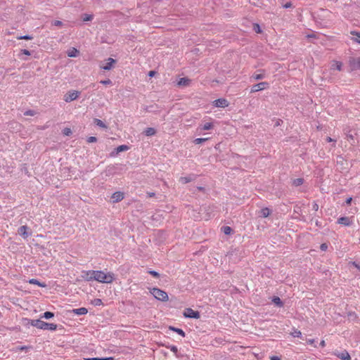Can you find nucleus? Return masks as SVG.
Returning <instances> with one entry per match:
<instances>
[{"label": "nucleus", "instance_id": "c85d7f7f", "mask_svg": "<svg viewBox=\"0 0 360 360\" xmlns=\"http://www.w3.org/2000/svg\"><path fill=\"white\" fill-rule=\"evenodd\" d=\"M53 316H54V314L53 312L46 311L43 314L41 317L49 319L53 318Z\"/></svg>", "mask_w": 360, "mask_h": 360}, {"label": "nucleus", "instance_id": "a18cd8bd", "mask_svg": "<svg viewBox=\"0 0 360 360\" xmlns=\"http://www.w3.org/2000/svg\"><path fill=\"white\" fill-rule=\"evenodd\" d=\"M312 209L314 211H318L319 210V205L316 202H314L313 205H312Z\"/></svg>", "mask_w": 360, "mask_h": 360}, {"label": "nucleus", "instance_id": "ea45409f", "mask_svg": "<svg viewBox=\"0 0 360 360\" xmlns=\"http://www.w3.org/2000/svg\"><path fill=\"white\" fill-rule=\"evenodd\" d=\"M63 134L65 136H69L72 134V131L70 128H65L63 131Z\"/></svg>", "mask_w": 360, "mask_h": 360}, {"label": "nucleus", "instance_id": "6e6552de", "mask_svg": "<svg viewBox=\"0 0 360 360\" xmlns=\"http://www.w3.org/2000/svg\"><path fill=\"white\" fill-rule=\"evenodd\" d=\"M349 65L352 70H356L360 68V58H350Z\"/></svg>", "mask_w": 360, "mask_h": 360}, {"label": "nucleus", "instance_id": "0e129e2a", "mask_svg": "<svg viewBox=\"0 0 360 360\" xmlns=\"http://www.w3.org/2000/svg\"><path fill=\"white\" fill-rule=\"evenodd\" d=\"M352 264H353L354 266H355L356 268H358L359 269H360V266H359L356 262H354L352 263Z\"/></svg>", "mask_w": 360, "mask_h": 360}, {"label": "nucleus", "instance_id": "8fccbe9b", "mask_svg": "<svg viewBox=\"0 0 360 360\" xmlns=\"http://www.w3.org/2000/svg\"><path fill=\"white\" fill-rule=\"evenodd\" d=\"M25 115L33 116L34 115V112L33 110H27L25 112Z\"/></svg>", "mask_w": 360, "mask_h": 360}, {"label": "nucleus", "instance_id": "79ce46f5", "mask_svg": "<svg viewBox=\"0 0 360 360\" xmlns=\"http://www.w3.org/2000/svg\"><path fill=\"white\" fill-rule=\"evenodd\" d=\"M96 141H97V139H96V137H95V136H89V137L87 139V140H86V141H87L88 143H94V142H96Z\"/></svg>", "mask_w": 360, "mask_h": 360}, {"label": "nucleus", "instance_id": "f3484780", "mask_svg": "<svg viewBox=\"0 0 360 360\" xmlns=\"http://www.w3.org/2000/svg\"><path fill=\"white\" fill-rule=\"evenodd\" d=\"M72 312L75 314H77V315H84V314H87L88 312V310L85 307H81V308H78V309H75L72 310Z\"/></svg>", "mask_w": 360, "mask_h": 360}, {"label": "nucleus", "instance_id": "6ab92c4d", "mask_svg": "<svg viewBox=\"0 0 360 360\" xmlns=\"http://www.w3.org/2000/svg\"><path fill=\"white\" fill-rule=\"evenodd\" d=\"M156 133V130L153 128V127H148L147 129H146V130L144 131V134H146V136H153V135H155Z\"/></svg>", "mask_w": 360, "mask_h": 360}, {"label": "nucleus", "instance_id": "6e6d98bb", "mask_svg": "<svg viewBox=\"0 0 360 360\" xmlns=\"http://www.w3.org/2000/svg\"><path fill=\"white\" fill-rule=\"evenodd\" d=\"M291 6H292L291 3H290V2H288V3H286V4L283 6V7H284V8H288L291 7Z\"/></svg>", "mask_w": 360, "mask_h": 360}, {"label": "nucleus", "instance_id": "f8f14e48", "mask_svg": "<svg viewBox=\"0 0 360 360\" xmlns=\"http://www.w3.org/2000/svg\"><path fill=\"white\" fill-rule=\"evenodd\" d=\"M124 198V193L122 192H115L112 195L113 202H118Z\"/></svg>", "mask_w": 360, "mask_h": 360}, {"label": "nucleus", "instance_id": "9b49d317", "mask_svg": "<svg viewBox=\"0 0 360 360\" xmlns=\"http://www.w3.org/2000/svg\"><path fill=\"white\" fill-rule=\"evenodd\" d=\"M195 178V174H190L188 176H181L179 178V182H181V184H187L192 181H194Z\"/></svg>", "mask_w": 360, "mask_h": 360}, {"label": "nucleus", "instance_id": "c9c22d12", "mask_svg": "<svg viewBox=\"0 0 360 360\" xmlns=\"http://www.w3.org/2000/svg\"><path fill=\"white\" fill-rule=\"evenodd\" d=\"M17 39H18L30 40V39H32L33 37L32 36H30V35H23V36L18 37Z\"/></svg>", "mask_w": 360, "mask_h": 360}, {"label": "nucleus", "instance_id": "49530a36", "mask_svg": "<svg viewBox=\"0 0 360 360\" xmlns=\"http://www.w3.org/2000/svg\"><path fill=\"white\" fill-rule=\"evenodd\" d=\"M320 248L323 251H326L328 248V245L326 243H323L321 245Z\"/></svg>", "mask_w": 360, "mask_h": 360}, {"label": "nucleus", "instance_id": "393cba45", "mask_svg": "<svg viewBox=\"0 0 360 360\" xmlns=\"http://www.w3.org/2000/svg\"><path fill=\"white\" fill-rule=\"evenodd\" d=\"M94 123H95L97 126H98V127H101V128H105H105H107L106 124H105L103 121H101V120H99V119H96H96H94Z\"/></svg>", "mask_w": 360, "mask_h": 360}, {"label": "nucleus", "instance_id": "2eb2a0df", "mask_svg": "<svg viewBox=\"0 0 360 360\" xmlns=\"http://www.w3.org/2000/svg\"><path fill=\"white\" fill-rule=\"evenodd\" d=\"M191 80L186 77L181 78L178 82L179 86H188L190 85Z\"/></svg>", "mask_w": 360, "mask_h": 360}, {"label": "nucleus", "instance_id": "7ed1b4c3", "mask_svg": "<svg viewBox=\"0 0 360 360\" xmlns=\"http://www.w3.org/2000/svg\"><path fill=\"white\" fill-rule=\"evenodd\" d=\"M150 292L158 300L166 302L169 300L167 293L159 288H153Z\"/></svg>", "mask_w": 360, "mask_h": 360}, {"label": "nucleus", "instance_id": "c03bdc74", "mask_svg": "<svg viewBox=\"0 0 360 360\" xmlns=\"http://www.w3.org/2000/svg\"><path fill=\"white\" fill-rule=\"evenodd\" d=\"M52 25L57 27H60L63 25V22L60 20H55L52 22Z\"/></svg>", "mask_w": 360, "mask_h": 360}, {"label": "nucleus", "instance_id": "de8ad7c7", "mask_svg": "<svg viewBox=\"0 0 360 360\" xmlns=\"http://www.w3.org/2000/svg\"><path fill=\"white\" fill-rule=\"evenodd\" d=\"M169 348H170V350L172 352H173L174 353H176L178 352L177 347L174 345L171 346Z\"/></svg>", "mask_w": 360, "mask_h": 360}, {"label": "nucleus", "instance_id": "58836bf2", "mask_svg": "<svg viewBox=\"0 0 360 360\" xmlns=\"http://www.w3.org/2000/svg\"><path fill=\"white\" fill-rule=\"evenodd\" d=\"M351 34L356 36L359 39H356V41L360 44V32L352 31L351 32Z\"/></svg>", "mask_w": 360, "mask_h": 360}, {"label": "nucleus", "instance_id": "a878e982", "mask_svg": "<svg viewBox=\"0 0 360 360\" xmlns=\"http://www.w3.org/2000/svg\"><path fill=\"white\" fill-rule=\"evenodd\" d=\"M304 183V179L302 178H297L292 181V185L295 186H299Z\"/></svg>", "mask_w": 360, "mask_h": 360}, {"label": "nucleus", "instance_id": "a211bd4d", "mask_svg": "<svg viewBox=\"0 0 360 360\" xmlns=\"http://www.w3.org/2000/svg\"><path fill=\"white\" fill-rule=\"evenodd\" d=\"M259 213H260V215H259L260 217L265 218V217H267L268 216H269L271 211L269 208L265 207V208L262 209L259 211Z\"/></svg>", "mask_w": 360, "mask_h": 360}, {"label": "nucleus", "instance_id": "20e7f679", "mask_svg": "<svg viewBox=\"0 0 360 360\" xmlns=\"http://www.w3.org/2000/svg\"><path fill=\"white\" fill-rule=\"evenodd\" d=\"M79 91L75 90L70 91L64 96V100L65 102L70 103L76 100L79 97Z\"/></svg>", "mask_w": 360, "mask_h": 360}, {"label": "nucleus", "instance_id": "e433bc0d", "mask_svg": "<svg viewBox=\"0 0 360 360\" xmlns=\"http://www.w3.org/2000/svg\"><path fill=\"white\" fill-rule=\"evenodd\" d=\"M253 30L257 33H260L262 30L258 24H253Z\"/></svg>", "mask_w": 360, "mask_h": 360}, {"label": "nucleus", "instance_id": "4c0bfd02", "mask_svg": "<svg viewBox=\"0 0 360 360\" xmlns=\"http://www.w3.org/2000/svg\"><path fill=\"white\" fill-rule=\"evenodd\" d=\"M291 334L293 337L300 338L302 336V333L297 330H295Z\"/></svg>", "mask_w": 360, "mask_h": 360}, {"label": "nucleus", "instance_id": "a19ab883", "mask_svg": "<svg viewBox=\"0 0 360 360\" xmlns=\"http://www.w3.org/2000/svg\"><path fill=\"white\" fill-rule=\"evenodd\" d=\"M100 83L104 85H109L112 84V81L110 79H108L105 80H101Z\"/></svg>", "mask_w": 360, "mask_h": 360}, {"label": "nucleus", "instance_id": "f03ea898", "mask_svg": "<svg viewBox=\"0 0 360 360\" xmlns=\"http://www.w3.org/2000/svg\"><path fill=\"white\" fill-rule=\"evenodd\" d=\"M29 323L32 326L42 330H56L57 328L56 324L46 323L39 319L29 320Z\"/></svg>", "mask_w": 360, "mask_h": 360}, {"label": "nucleus", "instance_id": "ddd939ff", "mask_svg": "<svg viewBox=\"0 0 360 360\" xmlns=\"http://www.w3.org/2000/svg\"><path fill=\"white\" fill-rule=\"evenodd\" d=\"M265 77V74L264 73V70H259L257 72H255L252 75V78L255 80H260L263 79Z\"/></svg>", "mask_w": 360, "mask_h": 360}, {"label": "nucleus", "instance_id": "5701e85b", "mask_svg": "<svg viewBox=\"0 0 360 360\" xmlns=\"http://www.w3.org/2000/svg\"><path fill=\"white\" fill-rule=\"evenodd\" d=\"M129 149V146L127 145H121L116 148V154H118L120 152L127 150Z\"/></svg>", "mask_w": 360, "mask_h": 360}, {"label": "nucleus", "instance_id": "9d476101", "mask_svg": "<svg viewBox=\"0 0 360 360\" xmlns=\"http://www.w3.org/2000/svg\"><path fill=\"white\" fill-rule=\"evenodd\" d=\"M216 107L225 108L228 106L229 102L225 98H219L214 101Z\"/></svg>", "mask_w": 360, "mask_h": 360}, {"label": "nucleus", "instance_id": "aec40b11", "mask_svg": "<svg viewBox=\"0 0 360 360\" xmlns=\"http://www.w3.org/2000/svg\"><path fill=\"white\" fill-rule=\"evenodd\" d=\"M169 330L177 333L179 335H181L182 337H185V333L181 328H175L174 326H169Z\"/></svg>", "mask_w": 360, "mask_h": 360}, {"label": "nucleus", "instance_id": "603ef678", "mask_svg": "<svg viewBox=\"0 0 360 360\" xmlns=\"http://www.w3.org/2000/svg\"><path fill=\"white\" fill-rule=\"evenodd\" d=\"M155 74H156L155 71L151 70L148 72V76L152 77L155 76Z\"/></svg>", "mask_w": 360, "mask_h": 360}, {"label": "nucleus", "instance_id": "c756f323", "mask_svg": "<svg viewBox=\"0 0 360 360\" xmlns=\"http://www.w3.org/2000/svg\"><path fill=\"white\" fill-rule=\"evenodd\" d=\"M221 230L226 235H229L232 231V229L230 226H222Z\"/></svg>", "mask_w": 360, "mask_h": 360}, {"label": "nucleus", "instance_id": "72a5a7b5", "mask_svg": "<svg viewBox=\"0 0 360 360\" xmlns=\"http://www.w3.org/2000/svg\"><path fill=\"white\" fill-rule=\"evenodd\" d=\"M207 139H207V138H205V139H202V138H198V139H195V140H194V143H195V144H200V143H202V142L206 141Z\"/></svg>", "mask_w": 360, "mask_h": 360}, {"label": "nucleus", "instance_id": "f704fd0d", "mask_svg": "<svg viewBox=\"0 0 360 360\" xmlns=\"http://www.w3.org/2000/svg\"><path fill=\"white\" fill-rule=\"evenodd\" d=\"M113 357H105V358H89L86 360H113Z\"/></svg>", "mask_w": 360, "mask_h": 360}, {"label": "nucleus", "instance_id": "4be33fe9", "mask_svg": "<svg viewBox=\"0 0 360 360\" xmlns=\"http://www.w3.org/2000/svg\"><path fill=\"white\" fill-rule=\"evenodd\" d=\"M29 283H31V284H34V285H37L40 287H46V285L45 283H40L38 280L37 279H34V278H32L29 281Z\"/></svg>", "mask_w": 360, "mask_h": 360}, {"label": "nucleus", "instance_id": "0eeeda50", "mask_svg": "<svg viewBox=\"0 0 360 360\" xmlns=\"http://www.w3.org/2000/svg\"><path fill=\"white\" fill-rule=\"evenodd\" d=\"M115 63H116V60L115 59H113L112 58H108L106 60V63L105 65H101L100 68L105 70H110L114 67V65Z\"/></svg>", "mask_w": 360, "mask_h": 360}, {"label": "nucleus", "instance_id": "4d7b16f0", "mask_svg": "<svg viewBox=\"0 0 360 360\" xmlns=\"http://www.w3.org/2000/svg\"><path fill=\"white\" fill-rule=\"evenodd\" d=\"M326 141H327L328 142H333H333H335V141H336V140H335V139H332V138H330V137H327V138H326Z\"/></svg>", "mask_w": 360, "mask_h": 360}, {"label": "nucleus", "instance_id": "dca6fc26", "mask_svg": "<svg viewBox=\"0 0 360 360\" xmlns=\"http://www.w3.org/2000/svg\"><path fill=\"white\" fill-rule=\"evenodd\" d=\"M337 356L342 360H350L351 357L349 353L347 351H343L341 353L337 354Z\"/></svg>", "mask_w": 360, "mask_h": 360}, {"label": "nucleus", "instance_id": "13d9d810", "mask_svg": "<svg viewBox=\"0 0 360 360\" xmlns=\"http://www.w3.org/2000/svg\"><path fill=\"white\" fill-rule=\"evenodd\" d=\"M28 349V347H26V346H22V347H18V349L21 350V351L22 350H25V349Z\"/></svg>", "mask_w": 360, "mask_h": 360}, {"label": "nucleus", "instance_id": "5fc2aeb1", "mask_svg": "<svg viewBox=\"0 0 360 360\" xmlns=\"http://www.w3.org/2000/svg\"><path fill=\"white\" fill-rule=\"evenodd\" d=\"M271 360H281V358L278 356H273L270 359Z\"/></svg>", "mask_w": 360, "mask_h": 360}, {"label": "nucleus", "instance_id": "09e8293b", "mask_svg": "<svg viewBox=\"0 0 360 360\" xmlns=\"http://www.w3.org/2000/svg\"><path fill=\"white\" fill-rule=\"evenodd\" d=\"M21 53L27 56H30L31 54L30 52L27 49H22Z\"/></svg>", "mask_w": 360, "mask_h": 360}, {"label": "nucleus", "instance_id": "412c9836", "mask_svg": "<svg viewBox=\"0 0 360 360\" xmlns=\"http://www.w3.org/2000/svg\"><path fill=\"white\" fill-rule=\"evenodd\" d=\"M272 302L278 307H281L283 305V302L278 297H274L272 299Z\"/></svg>", "mask_w": 360, "mask_h": 360}, {"label": "nucleus", "instance_id": "423d86ee", "mask_svg": "<svg viewBox=\"0 0 360 360\" xmlns=\"http://www.w3.org/2000/svg\"><path fill=\"white\" fill-rule=\"evenodd\" d=\"M184 316L186 318L199 319L200 315L199 311H194L191 308H187L184 312Z\"/></svg>", "mask_w": 360, "mask_h": 360}, {"label": "nucleus", "instance_id": "680f3d73", "mask_svg": "<svg viewBox=\"0 0 360 360\" xmlns=\"http://www.w3.org/2000/svg\"><path fill=\"white\" fill-rule=\"evenodd\" d=\"M282 122V120H278L276 121V124H275V126H276V127L279 126V125L281 124H280V122Z\"/></svg>", "mask_w": 360, "mask_h": 360}, {"label": "nucleus", "instance_id": "1a4fd4ad", "mask_svg": "<svg viewBox=\"0 0 360 360\" xmlns=\"http://www.w3.org/2000/svg\"><path fill=\"white\" fill-rule=\"evenodd\" d=\"M28 227L27 226H21L18 230V233L19 235H20L24 239L27 238L30 235L31 233H29L27 231Z\"/></svg>", "mask_w": 360, "mask_h": 360}, {"label": "nucleus", "instance_id": "2f4dec72", "mask_svg": "<svg viewBox=\"0 0 360 360\" xmlns=\"http://www.w3.org/2000/svg\"><path fill=\"white\" fill-rule=\"evenodd\" d=\"M91 303L94 306H100V305L103 304L102 300L101 299H98V298H96V299H94V300H92Z\"/></svg>", "mask_w": 360, "mask_h": 360}, {"label": "nucleus", "instance_id": "f257e3e1", "mask_svg": "<svg viewBox=\"0 0 360 360\" xmlns=\"http://www.w3.org/2000/svg\"><path fill=\"white\" fill-rule=\"evenodd\" d=\"M90 274L93 276L90 278L103 283H111L115 279V275L112 272L105 273L103 271H92Z\"/></svg>", "mask_w": 360, "mask_h": 360}, {"label": "nucleus", "instance_id": "3c124183", "mask_svg": "<svg viewBox=\"0 0 360 360\" xmlns=\"http://www.w3.org/2000/svg\"><path fill=\"white\" fill-rule=\"evenodd\" d=\"M155 195V193L153 192H147V196L148 198H152V197H154Z\"/></svg>", "mask_w": 360, "mask_h": 360}, {"label": "nucleus", "instance_id": "7c9ffc66", "mask_svg": "<svg viewBox=\"0 0 360 360\" xmlns=\"http://www.w3.org/2000/svg\"><path fill=\"white\" fill-rule=\"evenodd\" d=\"M213 125L212 123L210 122H206L205 123L202 127V129L203 130H210L212 128Z\"/></svg>", "mask_w": 360, "mask_h": 360}, {"label": "nucleus", "instance_id": "052dcab7", "mask_svg": "<svg viewBox=\"0 0 360 360\" xmlns=\"http://www.w3.org/2000/svg\"><path fill=\"white\" fill-rule=\"evenodd\" d=\"M320 346L324 347L326 346V342L324 340L321 341Z\"/></svg>", "mask_w": 360, "mask_h": 360}, {"label": "nucleus", "instance_id": "473e14b6", "mask_svg": "<svg viewBox=\"0 0 360 360\" xmlns=\"http://www.w3.org/2000/svg\"><path fill=\"white\" fill-rule=\"evenodd\" d=\"M93 19V15H89V14H84V16H83V20L86 22V21H90Z\"/></svg>", "mask_w": 360, "mask_h": 360}, {"label": "nucleus", "instance_id": "b1692460", "mask_svg": "<svg viewBox=\"0 0 360 360\" xmlns=\"http://www.w3.org/2000/svg\"><path fill=\"white\" fill-rule=\"evenodd\" d=\"M79 53V51L75 48L71 49L68 52V56L69 57H76Z\"/></svg>", "mask_w": 360, "mask_h": 360}, {"label": "nucleus", "instance_id": "bb28decb", "mask_svg": "<svg viewBox=\"0 0 360 360\" xmlns=\"http://www.w3.org/2000/svg\"><path fill=\"white\" fill-rule=\"evenodd\" d=\"M332 69L333 70H341V67H342V63L340 62H334V63L332 65Z\"/></svg>", "mask_w": 360, "mask_h": 360}, {"label": "nucleus", "instance_id": "4468645a", "mask_svg": "<svg viewBox=\"0 0 360 360\" xmlns=\"http://www.w3.org/2000/svg\"><path fill=\"white\" fill-rule=\"evenodd\" d=\"M338 223L340 224H343L345 226H350L352 224V221L349 218L347 217H342L338 219Z\"/></svg>", "mask_w": 360, "mask_h": 360}, {"label": "nucleus", "instance_id": "cd10ccee", "mask_svg": "<svg viewBox=\"0 0 360 360\" xmlns=\"http://www.w3.org/2000/svg\"><path fill=\"white\" fill-rule=\"evenodd\" d=\"M90 272H92V271H87L84 272V276H83L86 281H94V278H90L91 277H93L90 274Z\"/></svg>", "mask_w": 360, "mask_h": 360}, {"label": "nucleus", "instance_id": "bf43d9fd", "mask_svg": "<svg viewBox=\"0 0 360 360\" xmlns=\"http://www.w3.org/2000/svg\"><path fill=\"white\" fill-rule=\"evenodd\" d=\"M352 200V198L350 197L346 200V204L349 205Z\"/></svg>", "mask_w": 360, "mask_h": 360}, {"label": "nucleus", "instance_id": "37998d69", "mask_svg": "<svg viewBox=\"0 0 360 360\" xmlns=\"http://www.w3.org/2000/svg\"><path fill=\"white\" fill-rule=\"evenodd\" d=\"M148 273L150 275H152L153 276L156 277V278H158L160 276L159 273L155 271H153V270L149 271Z\"/></svg>", "mask_w": 360, "mask_h": 360}, {"label": "nucleus", "instance_id": "e2e57ef3", "mask_svg": "<svg viewBox=\"0 0 360 360\" xmlns=\"http://www.w3.org/2000/svg\"><path fill=\"white\" fill-rule=\"evenodd\" d=\"M197 189H198V191H204V188H203V187H202V186H198V187H197Z\"/></svg>", "mask_w": 360, "mask_h": 360}, {"label": "nucleus", "instance_id": "39448f33", "mask_svg": "<svg viewBox=\"0 0 360 360\" xmlns=\"http://www.w3.org/2000/svg\"><path fill=\"white\" fill-rule=\"evenodd\" d=\"M269 87V84L266 82H262L255 84L252 86L250 93H255L259 91H262Z\"/></svg>", "mask_w": 360, "mask_h": 360}, {"label": "nucleus", "instance_id": "864d4df0", "mask_svg": "<svg viewBox=\"0 0 360 360\" xmlns=\"http://www.w3.org/2000/svg\"><path fill=\"white\" fill-rule=\"evenodd\" d=\"M307 342L309 345H313L314 343V339H308L307 340Z\"/></svg>", "mask_w": 360, "mask_h": 360}]
</instances>
